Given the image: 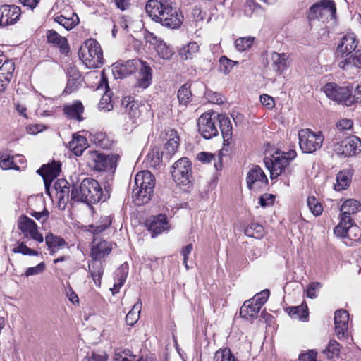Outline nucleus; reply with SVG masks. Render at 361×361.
Listing matches in <instances>:
<instances>
[{
    "label": "nucleus",
    "instance_id": "1",
    "mask_svg": "<svg viewBox=\"0 0 361 361\" xmlns=\"http://www.w3.org/2000/svg\"><path fill=\"white\" fill-rule=\"evenodd\" d=\"M145 10L151 19L161 25L178 29L183 20V15L172 6L170 0H149Z\"/></svg>",
    "mask_w": 361,
    "mask_h": 361
},
{
    "label": "nucleus",
    "instance_id": "2",
    "mask_svg": "<svg viewBox=\"0 0 361 361\" xmlns=\"http://www.w3.org/2000/svg\"><path fill=\"white\" fill-rule=\"evenodd\" d=\"M102 197V190L98 181L92 178H85L79 185L73 184L71 192V202H82L96 204Z\"/></svg>",
    "mask_w": 361,
    "mask_h": 361
},
{
    "label": "nucleus",
    "instance_id": "3",
    "mask_svg": "<svg viewBox=\"0 0 361 361\" xmlns=\"http://www.w3.org/2000/svg\"><path fill=\"white\" fill-rule=\"evenodd\" d=\"M121 106L123 108L124 119H128L126 123V130H132L137 125V123L145 120L151 115L147 104L135 101L130 97H123Z\"/></svg>",
    "mask_w": 361,
    "mask_h": 361
},
{
    "label": "nucleus",
    "instance_id": "4",
    "mask_svg": "<svg viewBox=\"0 0 361 361\" xmlns=\"http://www.w3.org/2000/svg\"><path fill=\"white\" fill-rule=\"evenodd\" d=\"M135 187L133 189V197L137 204L149 202L153 195L155 178L149 171L137 173L135 177Z\"/></svg>",
    "mask_w": 361,
    "mask_h": 361
},
{
    "label": "nucleus",
    "instance_id": "5",
    "mask_svg": "<svg viewBox=\"0 0 361 361\" xmlns=\"http://www.w3.org/2000/svg\"><path fill=\"white\" fill-rule=\"evenodd\" d=\"M79 56L89 68H97L103 64V52L94 39L90 38L85 42L80 49Z\"/></svg>",
    "mask_w": 361,
    "mask_h": 361
},
{
    "label": "nucleus",
    "instance_id": "6",
    "mask_svg": "<svg viewBox=\"0 0 361 361\" xmlns=\"http://www.w3.org/2000/svg\"><path fill=\"white\" fill-rule=\"evenodd\" d=\"M264 163L269 171L271 179H274L283 174H290L291 172L283 152L277 150L271 156L265 157Z\"/></svg>",
    "mask_w": 361,
    "mask_h": 361
},
{
    "label": "nucleus",
    "instance_id": "7",
    "mask_svg": "<svg viewBox=\"0 0 361 361\" xmlns=\"http://www.w3.org/2000/svg\"><path fill=\"white\" fill-rule=\"evenodd\" d=\"M87 156L90 167L98 171L111 172H114L116 170V162L119 157L117 154L106 155L97 151H89Z\"/></svg>",
    "mask_w": 361,
    "mask_h": 361
},
{
    "label": "nucleus",
    "instance_id": "8",
    "mask_svg": "<svg viewBox=\"0 0 361 361\" xmlns=\"http://www.w3.org/2000/svg\"><path fill=\"white\" fill-rule=\"evenodd\" d=\"M171 173L174 181L179 185H189L192 180V164L187 157H183L171 166Z\"/></svg>",
    "mask_w": 361,
    "mask_h": 361
},
{
    "label": "nucleus",
    "instance_id": "9",
    "mask_svg": "<svg viewBox=\"0 0 361 361\" xmlns=\"http://www.w3.org/2000/svg\"><path fill=\"white\" fill-rule=\"evenodd\" d=\"M336 4L333 0H320L310 8L308 18L310 20H334L336 18Z\"/></svg>",
    "mask_w": 361,
    "mask_h": 361
},
{
    "label": "nucleus",
    "instance_id": "10",
    "mask_svg": "<svg viewBox=\"0 0 361 361\" xmlns=\"http://www.w3.org/2000/svg\"><path fill=\"white\" fill-rule=\"evenodd\" d=\"M218 115L214 112H205L197 119L198 131L204 139H212L219 135Z\"/></svg>",
    "mask_w": 361,
    "mask_h": 361
},
{
    "label": "nucleus",
    "instance_id": "11",
    "mask_svg": "<svg viewBox=\"0 0 361 361\" xmlns=\"http://www.w3.org/2000/svg\"><path fill=\"white\" fill-rule=\"evenodd\" d=\"M299 145L305 153H313L319 149L324 142L321 132L315 133L310 129H302L298 132Z\"/></svg>",
    "mask_w": 361,
    "mask_h": 361
},
{
    "label": "nucleus",
    "instance_id": "12",
    "mask_svg": "<svg viewBox=\"0 0 361 361\" xmlns=\"http://www.w3.org/2000/svg\"><path fill=\"white\" fill-rule=\"evenodd\" d=\"M326 97L347 106L352 105L351 90L348 87L338 86L335 83H328L323 87Z\"/></svg>",
    "mask_w": 361,
    "mask_h": 361
},
{
    "label": "nucleus",
    "instance_id": "13",
    "mask_svg": "<svg viewBox=\"0 0 361 361\" xmlns=\"http://www.w3.org/2000/svg\"><path fill=\"white\" fill-rule=\"evenodd\" d=\"M334 150L338 155L352 157L361 152V140L356 136L348 137L334 144Z\"/></svg>",
    "mask_w": 361,
    "mask_h": 361
},
{
    "label": "nucleus",
    "instance_id": "14",
    "mask_svg": "<svg viewBox=\"0 0 361 361\" xmlns=\"http://www.w3.org/2000/svg\"><path fill=\"white\" fill-rule=\"evenodd\" d=\"M246 183L250 190L257 192L267 185L268 179L259 166H254L247 173Z\"/></svg>",
    "mask_w": 361,
    "mask_h": 361
},
{
    "label": "nucleus",
    "instance_id": "15",
    "mask_svg": "<svg viewBox=\"0 0 361 361\" xmlns=\"http://www.w3.org/2000/svg\"><path fill=\"white\" fill-rule=\"evenodd\" d=\"M18 228L26 238H30L38 243H42L44 240L42 234L37 231L36 223L25 215L20 216L18 221Z\"/></svg>",
    "mask_w": 361,
    "mask_h": 361
},
{
    "label": "nucleus",
    "instance_id": "16",
    "mask_svg": "<svg viewBox=\"0 0 361 361\" xmlns=\"http://www.w3.org/2000/svg\"><path fill=\"white\" fill-rule=\"evenodd\" d=\"M358 41L355 34L348 32L343 35L337 45L336 54L341 58H345L357 47Z\"/></svg>",
    "mask_w": 361,
    "mask_h": 361
},
{
    "label": "nucleus",
    "instance_id": "17",
    "mask_svg": "<svg viewBox=\"0 0 361 361\" xmlns=\"http://www.w3.org/2000/svg\"><path fill=\"white\" fill-rule=\"evenodd\" d=\"M60 172L61 164L56 161H53L51 164L43 165L37 171V173L43 178L47 193L49 194L51 182L59 176Z\"/></svg>",
    "mask_w": 361,
    "mask_h": 361
},
{
    "label": "nucleus",
    "instance_id": "18",
    "mask_svg": "<svg viewBox=\"0 0 361 361\" xmlns=\"http://www.w3.org/2000/svg\"><path fill=\"white\" fill-rule=\"evenodd\" d=\"M21 15L20 8L16 5H2L0 6V26H6L16 23Z\"/></svg>",
    "mask_w": 361,
    "mask_h": 361
},
{
    "label": "nucleus",
    "instance_id": "19",
    "mask_svg": "<svg viewBox=\"0 0 361 361\" xmlns=\"http://www.w3.org/2000/svg\"><path fill=\"white\" fill-rule=\"evenodd\" d=\"M112 243L105 240L97 241L94 239L90 249L92 259L104 261V258L112 251Z\"/></svg>",
    "mask_w": 361,
    "mask_h": 361
},
{
    "label": "nucleus",
    "instance_id": "20",
    "mask_svg": "<svg viewBox=\"0 0 361 361\" xmlns=\"http://www.w3.org/2000/svg\"><path fill=\"white\" fill-rule=\"evenodd\" d=\"M146 227L154 238L167 229V217L164 214L149 217L145 222Z\"/></svg>",
    "mask_w": 361,
    "mask_h": 361
},
{
    "label": "nucleus",
    "instance_id": "21",
    "mask_svg": "<svg viewBox=\"0 0 361 361\" xmlns=\"http://www.w3.org/2000/svg\"><path fill=\"white\" fill-rule=\"evenodd\" d=\"M54 189L59 207L64 209L68 202L71 201L69 183L65 179H58L54 183Z\"/></svg>",
    "mask_w": 361,
    "mask_h": 361
},
{
    "label": "nucleus",
    "instance_id": "22",
    "mask_svg": "<svg viewBox=\"0 0 361 361\" xmlns=\"http://www.w3.org/2000/svg\"><path fill=\"white\" fill-rule=\"evenodd\" d=\"M349 320V314L344 310H338L336 311L334 315L335 331L338 339L345 337L348 330V323Z\"/></svg>",
    "mask_w": 361,
    "mask_h": 361
},
{
    "label": "nucleus",
    "instance_id": "23",
    "mask_svg": "<svg viewBox=\"0 0 361 361\" xmlns=\"http://www.w3.org/2000/svg\"><path fill=\"white\" fill-rule=\"evenodd\" d=\"M339 224L334 229L336 236L350 238V231L355 232L358 231V227L354 225V221L352 219H345L343 216H339Z\"/></svg>",
    "mask_w": 361,
    "mask_h": 361
},
{
    "label": "nucleus",
    "instance_id": "24",
    "mask_svg": "<svg viewBox=\"0 0 361 361\" xmlns=\"http://www.w3.org/2000/svg\"><path fill=\"white\" fill-rule=\"evenodd\" d=\"M87 271L97 287L101 286L104 271V261L92 259L88 262Z\"/></svg>",
    "mask_w": 361,
    "mask_h": 361
},
{
    "label": "nucleus",
    "instance_id": "25",
    "mask_svg": "<svg viewBox=\"0 0 361 361\" xmlns=\"http://www.w3.org/2000/svg\"><path fill=\"white\" fill-rule=\"evenodd\" d=\"M137 85L142 88L148 87L152 80V69L146 61L139 60Z\"/></svg>",
    "mask_w": 361,
    "mask_h": 361
},
{
    "label": "nucleus",
    "instance_id": "26",
    "mask_svg": "<svg viewBox=\"0 0 361 361\" xmlns=\"http://www.w3.org/2000/svg\"><path fill=\"white\" fill-rule=\"evenodd\" d=\"M220 128L224 139V144L228 145L232 139V124L228 117L218 115V128Z\"/></svg>",
    "mask_w": 361,
    "mask_h": 361
},
{
    "label": "nucleus",
    "instance_id": "27",
    "mask_svg": "<svg viewBox=\"0 0 361 361\" xmlns=\"http://www.w3.org/2000/svg\"><path fill=\"white\" fill-rule=\"evenodd\" d=\"M340 216L345 219H352L351 215L361 211V203L355 199H348L343 202L340 208Z\"/></svg>",
    "mask_w": 361,
    "mask_h": 361
},
{
    "label": "nucleus",
    "instance_id": "28",
    "mask_svg": "<svg viewBox=\"0 0 361 361\" xmlns=\"http://www.w3.org/2000/svg\"><path fill=\"white\" fill-rule=\"evenodd\" d=\"M338 67L343 70L349 69L350 67L361 68V49H355L348 57L341 61Z\"/></svg>",
    "mask_w": 361,
    "mask_h": 361
},
{
    "label": "nucleus",
    "instance_id": "29",
    "mask_svg": "<svg viewBox=\"0 0 361 361\" xmlns=\"http://www.w3.org/2000/svg\"><path fill=\"white\" fill-rule=\"evenodd\" d=\"M84 111V106L81 102L75 101L73 104L63 107V113L70 119H75L78 121H82L83 118L82 114Z\"/></svg>",
    "mask_w": 361,
    "mask_h": 361
},
{
    "label": "nucleus",
    "instance_id": "30",
    "mask_svg": "<svg viewBox=\"0 0 361 361\" xmlns=\"http://www.w3.org/2000/svg\"><path fill=\"white\" fill-rule=\"evenodd\" d=\"M288 59V55L285 53L272 52L271 59L273 70L278 74L283 73L287 68Z\"/></svg>",
    "mask_w": 361,
    "mask_h": 361
},
{
    "label": "nucleus",
    "instance_id": "31",
    "mask_svg": "<svg viewBox=\"0 0 361 361\" xmlns=\"http://www.w3.org/2000/svg\"><path fill=\"white\" fill-rule=\"evenodd\" d=\"M88 142L84 136L74 134L71 141L69 142V148L76 156L82 155V152L87 148Z\"/></svg>",
    "mask_w": 361,
    "mask_h": 361
},
{
    "label": "nucleus",
    "instance_id": "32",
    "mask_svg": "<svg viewBox=\"0 0 361 361\" xmlns=\"http://www.w3.org/2000/svg\"><path fill=\"white\" fill-rule=\"evenodd\" d=\"M261 308L255 305L251 300L245 301L240 310V315L246 319H255Z\"/></svg>",
    "mask_w": 361,
    "mask_h": 361
},
{
    "label": "nucleus",
    "instance_id": "33",
    "mask_svg": "<svg viewBox=\"0 0 361 361\" xmlns=\"http://www.w3.org/2000/svg\"><path fill=\"white\" fill-rule=\"evenodd\" d=\"M47 42L54 46L60 48L61 51H65L68 49L67 39L61 37L54 30H49L47 32Z\"/></svg>",
    "mask_w": 361,
    "mask_h": 361
},
{
    "label": "nucleus",
    "instance_id": "34",
    "mask_svg": "<svg viewBox=\"0 0 361 361\" xmlns=\"http://www.w3.org/2000/svg\"><path fill=\"white\" fill-rule=\"evenodd\" d=\"M199 51V45L195 42H190L179 50V55L183 60L192 59Z\"/></svg>",
    "mask_w": 361,
    "mask_h": 361
},
{
    "label": "nucleus",
    "instance_id": "35",
    "mask_svg": "<svg viewBox=\"0 0 361 361\" xmlns=\"http://www.w3.org/2000/svg\"><path fill=\"white\" fill-rule=\"evenodd\" d=\"M45 242L51 254L54 253L56 249H59L66 245L64 239L61 238V237L56 236L52 233H49L46 235Z\"/></svg>",
    "mask_w": 361,
    "mask_h": 361
},
{
    "label": "nucleus",
    "instance_id": "36",
    "mask_svg": "<svg viewBox=\"0 0 361 361\" xmlns=\"http://www.w3.org/2000/svg\"><path fill=\"white\" fill-rule=\"evenodd\" d=\"M288 314L295 319L306 321L309 316L307 305L302 304L299 306L290 307L287 308Z\"/></svg>",
    "mask_w": 361,
    "mask_h": 361
},
{
    "label": "nucleus",
    "instance_id": "37",
    "mask_svg": "<svg viewBox=\"0 0 361 361\" xmlns=\"http://www.w3.org/2000/svg\"><path fill=\"white\" fill-rule=\"evenodd\" d=\"M105 83V87L109 89L106 79L102 80ZM98 107L100 110L109 111L113 109L114 106L111 101V92L108 90L102 97Z\"/></svg>",
    "mask_w": 361,
    "mask_h": 361
},
{
    "label": "nucleus",
    "instance_id": "38",
    "mask_svg": "<svg viewBox=\"0 0 361 361\" xmlns=\"http://www.w3.org/2000/svg\"><path fill=\"white\" fill-rule=\"evenodd\" d=\"M351 182V176L347 171H340L336 176V183L334 185V188L337 191L345 190L349 186Z\"/></svg>",
    "mask_w": 361,
    "mask_h": 361
},
{
    "label": "nucleus",
    "instance_id": "39",
    "mask_svg": "<svg viewBox=\"0 0 361 361\" xmlns=\"http://www.w3.org/2000/svg\"><path fill=\"white\" fill-rule=\"evenodd\" d=\"M138 63L139 61H137L136 60H128L126 61L124 63L121 64L120 66H118V71L121 75V77H126L132 74L140 66Z\"/></svg>",
    "mask_w": 361,
    "mask_h": 361
},
{
    "label": "nucleus",
    "instance_id": "40",
    "mask_svg": "<svg viewBox=\"0 0 361 361\" xmlns=\"http://www.w3.org/2000/svg\"><path fill=\"white\" fill-rule=\"evenodd\" d=\"M142 308V302H136L133 308L128 312L126 317V324L133 326L139 319L140 314Z\"/></svg>",
    "mask_w": 361,
    "mask_h": 361
},
{
    "label": "nucleus",
    "instance_id": "41",
    "mask_svg": "<svg viewBox=\"0 0 361 361\" xmlns=\"http://www.w3.org/2000/svg\"><path fill=\"white\" fill-rule=\"evenodd\" d=\"M179 141L180 138L176 132L171 130L169 139L165 144V149L169 154L173 155L176 153L179 146Z\"/></svg>",
    "mask_w": 361,
    "mask_h": 361
},
{
    "label": "nucleus",
    "instance_id": "42",
    "mask_svg": "<svg viewBox=\"0 0 361 361\" xmlns=\"http://www.w3.org/2000/svg\"><path fill=\"white\" fill-rule=\"evenodd\" d=\"M245 234L248 237L260 239L264 235V228L257 223H251L245 230Z\"/></svg>",
    "mask_w": 361,
    "mask_h": 361
},
{
    "label": "nucleus",
    "instance_id": "43",
    "mask_svg": "<svg viewBox=\"0 0 361 361\" xmlns=\"http://www.w3.org/2000/svg\"><path fill=\"white\" fill-rule=\"evenodd\" d=\"M191 96L190 86L187 83L182 85L178 90L177 97L180 104L186 106L190 102Z\"/></svg>",
    "mask_w": 361,
    "mask_h": 361
},
{
    "label": "nucleus",
    "instance_id": "44",
    "mask_svg": "<svg viewBox=\"0 0 361 361\" xmlns=\"http://www.w3.org/2000/svg\"><path fill=\"white\" fill-rule=\"evenodd\" d=\"M158 55L164 59L169 60L174 54L173 48L167 45L163 40L159 42V44L155 47Z\"/></svg>",
    "mask_w": 361,
    "mask_h": 361
},
{
    "label": "nucleus",
    "instance_id": "45",
    "mask_svg": "<svg viewBox=\"0 0 361 361\" xmlns=\"http://www.w3.org/2000/svg\"><path fill=\"white\" fill-rule=\"evenodd\" d=\"M55 22L62 25L67 30H70L73 28L78 23V17L76 16L75 19L73 18H68L63 15L56 16L54 18Z\"/></svg>",
    "mask_w": 361,
    "mask_h": 361
},
{
    "label": "nucleus",
    "instance_id": "46",
    "mask_svg": "<svg viewBox=\"0 0 361 361\" xmlns=\"http://www.w3.org/2000/svg\"><path fill=\"white\" fill-rule=\"evenodd\" d=\"M11 251L13 253H19L23 255L37 256L39 255L38 251L28 247L25 242L18 243V244L11 249Z\"/></svg>",
    "mask_w": 361,
    "mask_h": 361
},
{
    "label": "nucleus",
    "instance_id": "47",
    "mask_svg": "<svg viewBox=\"0 0 361 361\" xmlns=\"http://www.w3.org/2000/svg\"><path fill=\"white\" fill-rule=\"evenodd\" d=\"M307 206L315 216H320L323 212V207L321 202L317 200L314 196H310L307 200Z\"/></svg>",
    "mask_w": 361,
    "mask_h": 361
},
{
    "label": "nucleus",
    "instance_id": "48",
    "mask_svg": "<svg viewBox=\"0 0 361 361\" xmlns=\"http://www.w3.org/2000/svg\"><path fill=\"white\" fill-rule=\"evenodd\" d=\"M14 157H11L8 154H0V167L4 169H15L19 170V166H17L13 161Z\"/></svg>",
    "mask_w": 361,
    "mask_h": 361
},
{
    "label": "nucleus",
    "instance_id": "49",
    "mask_svg": "<svg viewBox=\"0 0 361 361\" xmlns=\"http://www.w3.org/2000/svg\"><path fill=\"white\" fill-rule=\"evenodd\" d=\"M340 352V344L335 340H331L323 353L326 355L329 359L338 356Z\"/></svg>",
    "mask_w": 361,
    "mask_h": 361
},
{
    "label": "nucleus",
    "instance_id": "50",
    "mask_svg": "<svg viewBox=\"0 0 361 361\" xmlns=\"http://www.w3.org/2000/svg\"><path fill=\"white\" fill-rule=\"evenodd\" d=\"M116 275L118 277V282L114 284L113 288H111L113 295L118 293L120 288L126 281L127 273L124 271L123 267H121L117 269Z\"/></svg>",
    "mask_w": 361,
    "mask_h": 361
},
{
    "label": "nucleus",
    "instance_id": "51",
    "mask_svg": "<svg viewBox=\"0 0 361 361\" xmlns=\"http://www.w3.org/2000/svg\"><path fill=\"white\" fill-rule=\"evenodd\" d=\"M214 361H238L235 360V357L232 355L230 350L224 349L219 350L216 352L214 357Z\"/></svg>",
    "mask_w": 361,
    "mask_h": 361
},
{
    "label": "nucleus",
    "instance_id": "52",
    "mask_svg": "<svg viewBox=\"0 0 361 361\" xmlns=\"http://www.w3.org/2000/svg\"><path fill=\"white\" fill-rule=\"evenodd\" d=\"M111 224V220L109 216L105 217L102 224L99 225H90L89 231L93 234H99L104 231Z\"/></svg>",
    "mask_w": 361,
    "mask_h": 361
},
{
    "label": "nucleus",
    "instance_id": "53",
    "mask_svg": "<svg viewBox=\"0 0 361 361\" xmlns=\"http://www.w3.org/2000/svg\"><path fill=\"white\" fill-rule=\"evenodd\" d=\"M254 42V37H241L235 41V47L240 51H243L251 47Z\"/></svg>",
    "mask_w": 361,
    "mask_h": 361
},
{
    "label": "nucleus",
    "instance_id": "54",
    "mask_svg": "<svg viewBox=\"0 0 361 361\" xmlns=\"http://www.w3.org/2000/svg\"><path fill=\"white\" fill-rule=\"evenodd\" d=\"M14 70V63L11 60H6L0 67V74L12 78Z\"/></svg>",
    "mask_w": 361,
    "mask_h": 361
},
{
    "label": "nucleus",
    "instance_id": "55",
    "mask_svg": "<svg viewBox=\"0 0 361 361\" xmlns=\"http://www.w3.org/2000/svg\"><path fill=\"white\" fill-rule=\"evenodd\" d=\"M220 71L224 74H228L238 62L233 61L226 56H221L219 60Z\"/></svg>",
    "mask_w": 361,
    "mask_h": 361
},
{
    "label": "nucleus",
    "instance_id": "56",
    "mask_svg": "<svg viewBox=\"0 0 361 361\" xmlns=\"http://www.w3.org/2000/svg\"><path fill=\"white\" fill-rule=\"evenodd\" d=\"M270 292L268 289H265L262 292L257 293L251 300L255 305L259 306L260 308L263 306V305L267 301V299L269 296Z\"/></svg>",
    "mask_w": 361,
    "mask_h": 361
},
{
    "label": "nucleus",
    "instance_id": "57",
    "mask_svg": "<svg viewBox=\"0 0 361 361\" xmlns=\"http://www.w3.org/2000/svg\"><path fill=\"white\" fill-rule=\"evenodd\" d=\"M46 269V265L44 262H40L35 267H29L25 272V276L28 277L30 276L38 275L42 274Z\"/></svg>",
    "mask_w": 361,
    "mask_h": 361
},
{
    "label": "nucleus",
    "instance_id": "58",
    "mask_svg": "<svg viewBox=\"0 0 361 361\" xmlns=\"http://www.w3.org/2000/svg\"><path fill=\"white\" fill-rule=\"evenodd\" d=\"M322 288V284L319 282L311 283L307 289V296L309 298L313 299L317 297L316 291Z\"/></svg>",
    "mask_w": 361,
    "mask_h": 361
},
{
    "label": "nucleus",
    "instance_id": "59",
    "mask_svg": "<svg viewBox=\"0 0 361 361\" xmlns=\"http://www.w3.org/2000/svg\"><path fill=\"white\" fill-rule=\"evenodd\" d=\"M274 195L265 193L259 197V204L262 207L271 206L274 204Z\"/></svg>",
    "mask_w": 361,
    "mask_h": 361
},
{
    "label": "nucleus",
    "instance_id": "60",
    "mask_svg": "<svg viewBox=\"0 0 361 361\" xmlns=\"http://www.w3.org/2000/svg\"><path fill=\"white\" fill-rule=\"evenodd\" d=\"M30 214L37 221L44 223L48 219L49 212L46 208H44L42 212L32 211L30 212Z\"/></svg>",
    "mask_w": 361,
    "mask_h": 361
},
{
    "label": "nucleus",
    "instance_id": "61",
    "mask_svg": "<svg viewBox=\"0 0 361 361\" xmlns=\"http://www.w3.org/2000/svg\"><path fill=\"white\" fill-rule=\"evenodd\" d=\"M128 356H130V350H116L114 356V361H133L128 359Z\"/></svg>",
    "mask_w": 361,
    "mask_h": 361
},
{
    "label": "nucleus",
    "instance_id": "62",
    "mask_svg": "<svg viewBox=\"0 0 361 361\" xmlns=\"http://www.w3.org/2000/svg\"><path fill=\"white\" fill-rule=\"evenodd\" d=\"M205 96L208 101L211 103L220 104L223 102L221 94L217 92L207 91Z\"/></svg>",
    "mask_w": 361,
    "mask_h": 361
},
{
    "label": "nucleus",
    "instance_id": "63",
    "mask_svg": "<svg viewBox=\"0 0 361 361\" xmlns=\"http://www.w3.org/2000/svg\"><path fill=\"white\" fill-rule=\"evenodd\" d=\"M317 353L314 350H309L307 353L300 354L299 361H317Z\"/></svg>",
    "mask_w": 361,
    "mask_h": 361
},
{
    "label": "nucleus",
    "instance_id": "64",
    "mask_svg": "<svg viewBox=\"0 0 361 361\" xmlns=\"http://www.w3.org/2000/svg\"><path fill=\"white\" fill-rule=\"evenodd\" d=\"M107 356L106 355H99L95 352H92L90 356L85 357L82 361H106Z\"/></svg>",
    "mask_w": 361,
    "mask_h": 361
}]
</instances>
